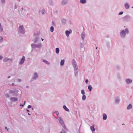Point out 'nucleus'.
<instances>
[{"label": "nucleus", "mask_w": 133, "mask_h": 133, "mask_svg": "<svg viewBox=\"0 0 133 133\" xmlns=\"http://www.w3.org/2000/svg\"><path fill=\"white\" fill-rule=\"evenodd\" d=\"M129 33V30L128 28H127L125 30H122L120 31L119 35L121 38H124L126 37V34Z\"/></svg>", "instance_id": "nucleus-1"}, {"label": "nucleus", "mask_w": 133, "mask_h": 133, "mask_svg": "<svg viewBox=\"0 0 133 133\" xmlns=\"http://www.w3.org/2000/svg\"><path fill=\"white\" fill-rule=\"evenodd\" d=\"M19 90L16 89L14 88L12 90H10L9 92L10 94H13L12 96H17L18 95L17 93L18 92Z\"/></svg>", "instance_id": "nucleus-2"}, {"label": "nucleus", "mask_w": 133, "mask_h": 133, "mask_svg": "<svg viewBox=\"0 0 133 133\" xmlns=\"http://www.w3.org/2000/svg\"><path fill=\"white\" fill-rule=\"evenodd\" d=\"M42 44L41 43H39L37 44L35 43H32L31 44V46L32 48H37L40 49L42 47Z\"/></svg>", "instance_id": "nucleus-3"}, {"label": "nucleus", "mask_w": 133, "mask_h": 133, "mask_svg": "<svg viewBox=\"0 0 133 133\" xmlns=\"http://www.w3.org/2000/svg\"><path fill=\"white\" fill-rule=\"evenodd\" d=\"M18 32L20 34H23L25 32V30L23 25L19 26L18 28Z\"/></svg>", "instance_id": "nucleus-4"}, {"label": "nucleus", "mask_w": 133, "mask_h": 133, "mask_svg": "<svg viewBox=\"0 0 133 133\" xmlns=\"http://www.w3.org/2000/svg\"><path fill=\"white\" fill-rule=\"evenodd\" d=\"M72 65L74 68V70L78 69L77 63L74 59H73L72 60Z\"/></svg>", "instance_id": "nucleus-5"}, {"label": "nucleus", "mask_w": 133, "mask_h": 133, "mask_svg": "<svg viewBox=\"0 0 133 133\" xmlns=\"http://www.w3.org/2000/svg\"><path fill=\"white\" fill-rule=\"evenodd\" d=\"M58 119L59 123L63 127H65L64 124L63 119L60 117H58Z\"/></svg>", "instance_id": "nucleus-6"}, {"label": "nucleus", "mask_w": 133, "mask_h": 133, "mask_svg": "<svg viewBox=\"0 0 133 133\" xmlns=\"http://www.w3.org/2000/svg\"><path fill=\"white\" fill-rule=\"evenodd\" d=\"M38 77V75L36 72H35L34 73L32 76V79L33 80H36Z\"/></svg>", "instance_id": "nucleus-7"}, {"label": "nucleus", "mask_w": 133, "mask_h": 133, "mask_svg": "<svg viewBox=\"0 0 133 133\" xmlns=\"http://www.w3.org/2000/svg\"><path fill=\"white\" fill-rule=\"evenodd\" d=\"M125 81L126 83L128 84H131L132 82V79L128 78L125 79Z\"/></svg>", "instance_id": "nucleus-8"}, {"label": "nucleus", "mask_w": 133, "mask_h": 133, "mask_svg": "<svg viewBox=\"0 0 133 133\" xmlns=\"http://www.w3.org/2000/svg\"><path fill=\"white\" fill-rule=\"evenodd\" d=\"M25 58L24 56H23L20 61L19 64L20 65H22L23 64L25 61Z\"/></svg>", "instance_id": "nucleus-9"}, {"label": "nucleus", "mask_w": 133, "mask_h": 133, "mask_svg": "<svg viewBox=\"0 0 133 133\" xmlns=\"http://www.w3.org/2000/svg\"><path fill=\"white\" fill-rule=\"evenodd\" d=\"M12 60L11 59L5 57L4 58L3 61L4 62H6L9 61L12 62Z\"/></svg>", "instance_id": "nucleus-10"}, {"label": "nucleus", "mask_w": 133, "mask_h": 133, "mask_svg": "<svg viewBox=\"0 0 133 133\" xmlns=\"http://www.w3.org/2000/svg\"><path fill=\"white\" fill-rule=\"evenodd\" d=\"M68 0H62L61 2V4L62 6L66 5L68 3Z\"/></svg>", "instance_id": "nucleus-11"}, {"label": "nucleus", "mask_w": 133, "mask_h": 133, "mask_svg": "<svg viewBox=\"0 0 133 133\" xmlns=\"http://www.w3.org/2000/svg\"><path fill=\"white\" fill-rule=\"evenodd\" d=\"M120 101V99L119 97H116L115 98V103L116 104L119 103Z\"/></svg>", "instance_id": "nucleus-12"}, {"label": "nucleus", "mask_w": 133, "mask_h": 133, "mask_svg": "<svg viewBox=\"0 0 133 133\" xmlns=\"http://www.w3.org/2000/svg\"><path fill=\"white\" fill-rule=\"evenodd\" d=\"M86 35V34L84 32H83L82 33L81 36L83 40H84Z\"/></svg>", "instance_id": "nucleus-13"}, {"label": "nucleus", "mask_w": 133, "mask_h": 133, "mask_svg": "<svg viewBox=\"0 0 133 133\" xmlns=\"http://www.w3.org/2000/svg\"><path fill=\"white\" fill-rule=\"evenodd\" d=\"M10 100L12 102H15L18 101V99L17 98L15 97H11L10 98Z\"/></svg>", "instance_id": "nucleus-14"}, {"label": "nucleus", "mask_w": 133, "mask_h": 133, "mask_svg": "<svg viewBox=\"0 0 133 133\" xmlns=\"http://www.w3.org/2000/svg\"><path fill=\"white\" fill-rule=\"evenodd\" d=\"M124 7L126 9H129L130 7V5L128 3H125L124 5Z\"/></svg>", "instance_id": "nucleus-15"}, {"label": "nucleus", "mask_w": 133, "mask_h": 133, "mask_svg": "<svg viewBox=\"0 0 133 133\" xmlns=\"http://www.w3.org/2000/svg\"><path fill=\"white\" fill-rule=\"evenodd\" d=\"M130 18V16L128 15H127L122 18L124 20H128Z\"/></svg>", "instance_id": "nucleus-16"}, {"label": "nucleus", "mask_w": 133, "mask_h": 133, "mask_svg": "<svg viewBox=\"0 0 133 133\" xmlns=\"http://www.w3.org/2000/svg\"><path fill=\"white\" fill-rule=\"evenodd\" d=\"M78 69L74 70V75L75 77H77L78 76Z\"/></svg>", "instance_id": "nucleus-17"}, {"label": "nucleus", "mask_w": 133, "mask_h": 133, "mask_svg": "<svg viewBox=\"0 0 133 133\" xmlns=\"http://www.w3.org/2000/svg\"><path fill=\"white\" fill-rule=\"evenodd\" d=\"M66 20L64 18H62L61 20V22L62 24L64 25L66 23Z\"/></svg>", "instance_id": "nucleus-18"}, {"label": "nucleus", "mask_w": 133, "mask_h": 133, "mask_svg": "<svg viewBox=\"0 0 133 133\" xmlns=\"http://www.w3.org/2000/svg\"><path fill=\"white\" fill-rule=\"evenodd\" d=\"M39 37L38 36H37L36 37L34 38L33 39V42L34 43H37L39 39Z\"/></svg>", "instance_id": "nucleus-19"}, {"label": "nucleus", "mask_w": 133, "mask_h": 133, "mask_svg": "<svg viewBox=\"0 0 133 133\" xmlns=\"http://www.w3.org/2000/svg\"><path fill=\"white\" fill-rule=\"evenodd\" d=\"M107 118V115L105 114H103V120H105Z\"/></svg>", "instance_id": "nucleus-20"}, {"label": "nucleus", "mask_w": 133, "mask_h": 133, "mask_svg": "<svg viewBox=\"0 0 133 133\" xmlns=\"http://www.w3.org/2000/svg\"><path fill=\"white\" fill-rule=\"evenodd\" d=\"M132 106L131 104H129L127 108V110H129L131 109L132 108Z\"/></svg>", "instance_id": "nucleus-21"}, {"label": "nucleus", "mask_w": 133, "mask_h": 133, "mask_svg": "<svg viewBox=\"0 0 133 133\" xmlns=\"http://www.w3.org/2000/svg\"><path fill=\"white\" fill-rule=\"evenodd\" d=\"M3 31V28L0 23V33L2 32Z\"/></svg>", "instance_id": "nucleus-22"}, {"label": "nucleus", "mask_w": 133, "mask_h": 133, "mask_svg": "<svg viewBox=\"0 0 133 133\" xmlns=\"http://www.w3.org/2000/svg\"><path fill=\"white\" fill-rule=\"evenodd\" d=\"M63 108L66 111H67L68 112L69 111V109L68 108H67L66 107L65 105H64L63 106Z\"/></svg>", "instance_id": "nucleus-23"}, {"label": "nucleus", "mask_w": 133, "mask_h": 133, "mask_svg": "<svg viewBox=\"0 0 133 133\" xmlns=\"http://www.w3.org/2000/svg\"><path fill=\"white\" fill-rule=\"evenodd\" d=\"M79 1L80 3L82 4H85L87 2L86 0H80Z\"/></svg>", "instance_id": "nucleus-24"}, {"label": "nucleus", "mask_w": 133, "mask_h": 133, "mask_svg": "<svg viewBox=\"0 0 133 133\" xmlns=\"http://www.w3.org/2000/svg\"><path fill=\"white\" fill-rule=\"evenodd\" d=\"M71 33L70 32V31L66 30L65 31V34L67 37H68L69 35Z\"/></svg>", "instance_id": "nucleus-25"}, {"label": "nucleus", "mask_w": 133, "mask_h": 133, "mask_svg": "<svg viewBox=\"0 0 133 133\" xmlns=\"http://www.w3.org/2000/svg\"><path fill=\"white\" fill-rule=\"evenodd\" d=\"M90 128L92 131H95V130L94 125L91 126L90 127Z\"/></svg>", "instance_id": "nucleus-26"}, {"label": "nucleus", "mask_w": 133, "mask_h": 133, "mask_svg": "<svg viewBox=\"0 0 133 133\" xmlns=\"http://www.w3.org/2000/svg\"><path fill=\"white\" fill-rule=\"evenodd\" d=\"M39 12H40L42 13V14H43L45 13V11L44 9L39 10Z\"/></svg>", "instance_id": "nucleus-27"}, {"label": "nucleus", "mask_w": 133, "mask_h": 133, "mask_svg": "<svg viewBox=\"0 0 133 133\" xmlns=\"http://www.w3.org/2000/svg\"><path fill=\"white\" fill-rule=\"evenodd\" d=\"M92 89V88L91 85H89L88 86V89L89 91H91Z\"/></svg>", "instance_id": "nucleus-28"}, {"label": "nucleus", "mask_w": 133, "mask_h": 133, "mask_svg": "<svg viewBox=\"0 0 133 133\" xmlns=\"http://www.w3.org/2000/svg\"><path fill=\"white\" fill-rule=\"evenodd\" d=\"M43 62L49 65L50 64L49 62L46 60L43 59Z\"/></svg>", "instance_id": "nucleus-29"}, {"label": "nucleus", "mask_w": 133, "mask_h": 133, "mask_svg": "<svg viewBox=\"0 0 133 133\" xmlns=\"http://www.w3.org/2000/svg\"><path fill=\"white\" fill-rule=\"evenodd\" d=\"M49 3L50 5H52L53 4V1L52 0H49Z\"/></svg>", "instance_id": "nucleus-30"}, {"label": "nucleus", "mask_w": 133, "mask_h": 133, "mask_svg": "<svg viewBox=\"0 0 133 133\" xmlns=\"http://www.w3.org/2000/svg\"><path fill=\"white\" fill-rule=\"evenodd\" d=\"M64 59L61 60V61L60 64L61 66L63 65L64 63Z\"/></svg>", "instance_id": "nucleus-31"}, {"label": "nucleus", "mask_w": 133, "mask_h": 133, "mask_svg": "<svg viewBox=\"0 0 133 133\" xmlns=\"http://www.w3.org/2000/svg\"><path fill=\"white\" fill-rule=\"evenodd\" d=\"M56 52L57 54H58L59 53V49L58 48H56Z\"/></svg>", "instance_id": "nucleus-32"}, {"label": "nucleus", "mask_w": 133, "mask_h": 133, "mask_svg": "<svg viewBox=\"0 0 133 133\" xmlns=\"http://www.w3.org/2000/svg\"><path fill=\"white\" fill-rule=\"evenodd\" d=\"M50 31L51 32H52L54 31V28L52 26H51L50 29Z\"/></svg>", "instance_id": "nucleus-33"}, {"label": "nucleus", "mask_w": 133, "mask_h": 133, "mask_svg": "<svg viewBox=\"0 0 133 133\" xmlns=\"http://www.w3.org/2000/svg\"><path fill=\"white\" fill-rule=\"evenodd\" d=\"M86 99V96L85 95H83L82 96V99L83 100H85Z\"/></svg>", "instance_id": "nucleus-34"}, {"label": "nucleus", "mask_w": 133, "mask_h": 133, "mask_svg": "<svg viewBox=\"0 0 133 133\" xmlns=\"http://www.w3.org/2000/svg\"><path fill=\"white\" fill-rule=\"evenodd\" d=\"M3 38L1 37L0 36V43H1L3 42Z\"/></svg>", "instance_id": "nucleus-35"}, {"label": "nucleus", "mask_w": 133, "mask_h": 133, "mask_svg": "<svg viewBox=\"0 0 133 133\" xmlns=\"http://www.w3.org/2000/svg\"><path fill=\"white\" fill-rule=\"evenodd\" d=\"M81 94L83 95H84V94H85V92H84V90H81Z\"/></svg>", "instance_id": "nucleus-36"}, {"label": "nucleus", "mask_w": 133, "mask_h": 133, "mask_svg": "<svg viewBox=\"0 0 133 133\" xmlns=\"http://www.w3.org/2000/svg\"><path fill=\"white\" fill-rule=\"evenodd\" d=\"M5 96L6 97H7V98H8L9 97V95L8 94H5Z\"/></svg>", "instance_id": "nucleus-37"}, {"label": "nucleus", "mask_w": 133, "mask_h": 133, "mask_svg": "<svg viewBox=\"0 0 133 133\" xmlns=\"http://www.w3.org/2000/svg\"><path fill=\"white\" fill-rule=\"evenodd\" d=\"M80 47L81 48H83L84 47V45L82 43L80 44Z\"/></svg>", "instance_id": "nucleus-38"}, {"label": "nucleus", "mask_w": 133, "mask_h": 133, "mask_svg": "<svg viewBox=\"0 0 133 133\" xmlns=\"http://www.w3.org/2000/svg\"><path fill=\"white\" fill-rule=\"evenodd\" d=\"M55 113L57 116L58 115L59 113L58 111H56L55 112Z\"/></svg>", "instance_id": "nucleus-39"}, {"label": "nucleus", "mask_w": 133, "mask_h": 133, "mask_svg": "<svg viewBox=\"0 0 133 133\" xmlns=\"http://www.w3.org/2000/svg\"><path fill=\"white\" fill-rule=\"evenodd\" d=\"M123 12L121 11L119 13L118 15H122V14H123Z\"/></svg>", "instance_id": "nucleus-40"}, {"label": "nucleus", "mask_w": 133, "mask_h": 133, "mask_svg": "<svg viewBox=\"0 0 133 133\" xmlns=\"http://www.w3.org/2000/svg\"><path fill=\"white\" fill-rule=\"evenodd\" d=\"M17 81L18 82H20L21 81V79H17Z\"/></svg>", "instance_id": "nucleus-41"}, {"label": "nucleus", "mask_w": 133, "mask_h": 133, "mask_svg": "<svg viewBox=\"0 0 133 133\" xmlns=\"http://www.w3.org/2000/svg\"><path fill=\"white\" fill-rule=\"evenodd\" d=\"M89 82L88 80V79H86L85 81V82L87 84Z\"/></svg>", "instance_id": "nucleus-42"}, {"label": "nucleus", "mask_w": 133, "mask_h": 133, "mask_svg": "<svg viewBox=\"0 0 133 133\" xmlns=\"http://www.w3.org/2000/svg\"><path fill=\"white\" fill-rule=\"evenodd\" d=\"M5 2V0H1V2L3 3H4Z\"/></svg>", "instance_id": "nucleus-43"}, {"label": "nucleus", "mask_w": 133, "mask_h": 133, "mask_svg": "<svg viewBox=\"0 0 133 133\" xmlns=\"http://www.w3.org/2000/svg\"><path fill=\"white\" fill-rule=\"evenodd\" d=\"M31 107H32L30 105H28V108H31Z\"/></svg>", "instance_id": "nucleus-44"}, {"label": "nucleus", "mask_w": 133, "mask_h": 133, "mask_svg": "<svg viewBox=\"0 0 133 133\" xmlns=\"http://www.w3.org/2000/svg\"><path fill=\"white\" fill-rule=\"evenodd\" d=\"M118 79H121V77L119 75H118Z\"/></svg>", "instance_id": "nucleus-45"}, {"label": "nucleus", "mask_w": 133, "mask_h": 133, "mask_svg": "<svg viewBox=\"0 0 133 133\" xmlns=\"http://www.w3.org/2000/svg\"><path fill=\"white\" fill-rule=\"evenodd\" d=\"M52 23L53 24V25H55V23L54 21H52Z\"/></svg>", "instance_id": "nucleus-46"}, {"label": "nucleus", "mask_w": 133, "mask_h": 133, "mask_svg": "<svg viewBox=\"0 0 133 133\" xmlns=\"http://www.w3.org/2000/svg\"><path fill=\"white\" fill-rule=\"evenodd\" d=\"M65 132V131L64 130H63L60 133H63V132L64 133Z\"/></svg>", "instance_id": "nucleus-47"}, {"label": "nucleus", "mask_w": 133, "mask_h": 133, "mask_svg": "<svg viewBox=\"0 0 133 133\" xmlns=\"http://www.w3.org/2000/svg\"><path fill=\"white\" fill-rule=\"evenodd\" d=\"M3 58V57L2 56H0V60H1Z\"/></svg>", "instance_id": "nucleus-48"}, {"label": "nucleus", "mask_w": 133, "mask_h": 133, "mask_svg": "<svg viewBox=\"0 0 133 133\" xmlns=\"http://www.w3.org/2000/svg\"><path fill=\"white\" fill-rule=\"evenodd\" d=\"M17 5H16V4H15V9H16L17 8Z\"/></svg>", "instance_id": "nucleus-49"}, {"label": "nucleus", "mask_w": 133, "mask_h": 133, "mask_svg": "<svg viewBox=\"0 0 133 133\" xmlns=\"http://www.w3.org/2000/svg\"><path fill=\"white\" fill-rule=\"evenodd\" d=\"M5 129H6V130H9V129H8V128H7V127H5Z\"/></svg>", "instance_id": "nucleus-50"}, {"label": "nucleus", "mask_w": 133, "mask_h": 133, "mask_svg": "<svg viewBox=\"0 0 133 133\" xmlns=\"http://www.w3.org/2000/svg\"><path fill=\"white\" fill-rule=\"evenodd\" d=\"M24 105H22L21 104L20 105V106H22V107H23Z\"/></svg>", "instance_id": "nucleus-51"}, {"label": "nucleus", "mask_w": 133, "mask_h": 133, "mask_svg": "<svg viewBox=\"0 0 133 133\" xmlns=\"http://www.w3.org/2000/svg\"><path fill=\"white\" fill-rule=\"evenodd\" d=\"M34 48H32V50H31V52H32L33 51V49H34Z\"/></svg>", "instance_id": "nucleus-52"}, {"label": "nucleus", "mask_w": 133, "mask_h": 133, "mask_svg": "<svg viewBox=\"0 0 133 133\" xmlns=\"http://www.w3.org/2000/svg\"><path fill=\"white\" fill-rule=\"evenodd\" d=\"M11 76H9L8 77V78H9Z\"/></svg>", "instance_id": "nucleus-53"}, {"label": "nucleus", "mask_w": 133, "mask_h": 133, "mask_svg": "<svg viewBox=\"0 0 133 133\" xmlns=\"http://www.w3.org/2000/svg\"><path fill=\"white\" fill-rule=\"evenodd\" d=\"M26 111L28 112H29L30 111L28 109H27Z\"/></svg>", "instance_id": "nucleus-54"}, {"label": "nucleus", "mask_w": 133, "mask_h": 133, "mask_svg": "<svg viewBox=\"0 0 133 133\" xmlns=\"http://www.w3.org/2000/svg\"><path fill=\"white\" fill-rule=\"evenodd\" d=\"M25 102H26L25 101H24V104H23V105H25Z\"/></svg>", "instance_id": "nucleus-55"}, {"label": "nucleus", "mask_w": 133, "mask_h": 133, "mask_svg": "<svg viewBox=\"0 0 133 133\" xmlns=\"http://www.w3.org/2000/svg\"><path fill=\"white\" fill-rule=\"evenodd\" d=\"M26 88H29V86H26Z\"/></svg>", "instance_id": "nucleus-56"}, {"label": "nucleus", "mask_w": 133, "mask_h": 133, "mask_svg": "<svg viewBox=\"0 0 133 133\" xmlns=\"http://www.w3.org/2000/svg\"><path fill=\"white\" fill-rule=\"evenodd\" d=\"M21 9H22V11H23V8H21Z\"/></svg>", "instance_id": "nucleus-57"}, {"label": "nucleus", "mask_w": 133, "mask_h": 133, "mask_svg": "<svg viewBox=\"0 0 133 133\" xmlns=\"http://www.w3.org/2000/svg\"><path fill=\"white\" fill-rule=\"evenodd\" d=\"M117 68L118 69H119L120 68L119 66H118V67H117Z\"/></svg>", "instance_id": "nucleus-58"}, {"label": "nucleus", "mask_w": 133, "mask_h": 133, "mask_svg": "<svg viewBox=\"0 0 133 133\" xmlns=\"http://www.w3.org/2000/svg\"><path fill=\"white\" fill-rule=\"evenodd\" d=\"M12 85H14V83H12Z\"/></svg>", "instance_id": "nucleus-59"}, {"label": "nucleus", "mask_w": 133, "mask_h": 133, "mask_svg": "<svg viewBox=\"0 0 133 133\" xmlns=\"http://www.w3.org/2000/svg\"><path fill=\"white\" fill-rule=\"evenodd\" d=\"M31 108L32 109V110H34V108H32V107H31Z\"/></svg>", "instance_id": "nucleus-60"}, {"label": "nucleus", "mask_w": 133, "mask_h": 133, "mask_svg": "<svg viewBox=\"0 0 133 133\" xmlns=\"http://www.w3.org/2000/svg\"><path fill=\"white\" fill-rule=\"evenodd\" d=\"M28 114L29 115H31V114H30V113H28Z\"/></svg>", "instance_id": "nucleus-61"}, {"label": "nucleus", "mask_w": 133, "mask_h": 133, "mask_svg": "<svg viewBox=\"0 0 133 133\" xmlns=\"http://www.w3.org/2000/svg\"><path fill=\"white\" fill-rule=\"evenodd\" d=\"M41 40H42V41H43V38H41Z\"/></svg>", "instance_id": "nucleus-62"}, {"label": "nucleus", "mask_w": 133, "mask_h": 133, "mask_svg": "<svg viewBox=\"0 0 133 133\" xmlns=\"http://www.w3.org/2000/svg\"><path fill=\"white\" fill-rule=\"evenodd\" d=\"M97 47H96V49H97Z\"/></svg>", "instance_id": "nucleus-63"}, {"label": "nucleus", "mask_w": 133, "mask_h": 133, "mask_svg": "<svg viewBox=\"0 0 133 133\" xmlns=\"http://www.w3.org/2000/svg\"><path fill=\"white\" fill-rule=\"evenodd\" d=\"M132 8H133V6L132 7Z\"/></svg>", "instance_id": "nucleus-64"}]
</instances>
